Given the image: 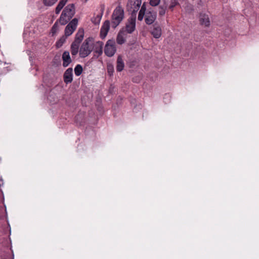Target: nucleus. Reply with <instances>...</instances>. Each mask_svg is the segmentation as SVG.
<instances>
[{
	"label": "nucleus",
	"instance_id": "obj_1",
	"mask_svg": "<svg viewBox=\"0 0 259 259\" xmlns=\"http://www.w3.org/2000/svg\"><path fill=\"white\" fill-rule=\"evenodd\" d=\"M146 4L144 3L141 6V8L139 11L138 19L139 21L143 19L144 16H145V22L147 24L150 25L152 24L155 20L157 14L156 12L150 9L146 12Z\"/></svg>",
	"mask_w": 259,
	"mask_h": 259
},
{
	"label": "nucleus",
	"instance_id": "obj_2",
	"mask_svg": "<svg viewBox=\"0 0 259 259\" xmlns=\"http://www.w3.org/2000/svg\"><path fill=\"white\" fill-rule=\"evenodd\" d=\"M75 13V8L74 4H70L67 5L63 10L62 12L58 19L59 24L62 25L66 24L73 17Z\"/></svg>",
	"mask_w": 259,
	"mask_h": 259
},
{
	"label": "nucleus",
	"instance_id": "obj_3",
	"mask_svg": "<svg viewBox=\"0 0 259 259\" xmlns=\"http://www.w3.org/2000/svg\"><path fill=\"white\" fill-rule=\"evenodd\" d=\"M95 46V39L92 37L87 38L81 45L79 54L81 58H85L93 51Z\"/></svg>",
	"mask_w": 259,
	"mask_h": 259
},
{
	"label": "nucleus",
	"instance_id": "obj_4",
	"mask_svg": "<svg viewBox=\"0 0 259 259\" xmlns=\"http://www.w3.org/2000/svg\"><path fill=\"white\" fill-rule=\"evenodd\" d=\"M124 10L120 6H118L113 11L112 18L111 24L114 28L116 27L122 21L124 18Z\"/></svg>",
	"mask_w": 259,
	"mask_h": 259
},
{
	"label": "nucleus",
	"instance_id": "obj_5",
	"mask_svg": "<svg viewBox=\"0 0 259 259\" xmlns=\"http://www.w3.org/2000/svg\"><path fill=\"white\" fill-rule=\"evenodd\" d=\"M142 4V0H128L126 8L127 10L131 13L132 15H136V13L137 12Z\"/></svg>",
	"mask_w": 259,
	"mask_h": 259
},
{
	"label": "nucleus",
	"instance_id": "obj_6",
	"mask_svg": "<svg viewBox=\"0 0 259 259\" xmlns=\"http://www.w3.org/2000/svg\"><path fill=\"white\" fill-rule=\"evenodd\" d=\"M116 51L115 42L113 40H109L105 47L104 52L108 57L113 56Z\"/></svg>",
	"mask_w": 259,
	"mask_h": 259
},
{
	"label": "nucleus",
	"instance_id": "obj_7",
	"mask_svg": "<svg viewBox=\"0 0 259 259\" xmlns=\"http://www.w3.org/2000/svg\"><path fill=\"white\" fill-rule=\"evenodd\" d=\"M78 24V19L76 18L73 19L66 26L65 35L66 36L71 35L76 29Z\"/></svg>",
	"mask_w": 259,
	"mask_h": 259
},
{
	"label": "nucleus",
	"instance_id": "obj_8",
	"mask_svg": "<svg viewBox=\"0 0 259 259\" xmlns=\"http://www.w3.org/2000/svg\"><path fill=\"white\" fill-rule=\"evenodd\" d=\"M136 27V17H132L130 18L126 24L125 30V33H132L135 29Z\"/></svg>",
	"mask_w": 259,
	"mask_h": 259
},
{
	"label": "nucleus",
	"instance_id": "obj_9",
	"mask_svg": "<svg viewBox=\"0 0 259 259\" xmlns=\"http://www.w3.org/2000/svg\"><path fill=\"white\" fill-rule=\"evenodd\" d=\"M110 22L108 20L105 21L103 24L100 30V37L102 38H104L109 30Z\"/></svg>",
	"mask_w": 259,
	"mask_h": 259
},
{
	"label": "nucleus",
	"instance_id": "obj_10",
	"mask_svg": "<svg viewBox=\"0 0 259 259\" xmlns=\"http://www.w3.org/2000/svg\"><path fill=\"white\" fill-rule=\"evenodd\" d=\"M73 70L72 68H68L64 73V81L66 83H71L72 81Z\"/></svg>",
	"mask_w": 259,
	"mask_h": 259
},
{
	"label": "nucleus",
	"instance_id": "obj_11",
	"mask_svg": "<svg viewBox=\"0 0 259 259\" xmlns=\"http://www.w3.org/2000/svg\"><path fill=\"white\" fill-rule=\"evenodd\" d=\"M126 33L124 29L120 30L117 34L116 37L117 43L119 45H122L125 42L126 38Z\"/></svg>",
	"mask_w": 259,
	"mask_h": 259
},
{
	"label": "nucleus",
	"instance_id": "obj_12",
	"mask_svg": "<svg viewBox=\"0 0 259 259\" xmlns=\"http://www.w3.org/2000/svg\"><path fill=\"white\" fill-rule=\"evenodd\" d=\"M63 66L65 67H67L72 62L70 56L69 52L65 51L62 55Z\"/></svg>",
	"mask_w": 259,
	"mask_h": 259
},
{
	"label": "nucleus",
	"instance_id": "obj_13",
	"mask_svg": "<svg viewBox=\"0 0 259 259\" xmlns=\"http://www.w3.org/2000/svg\"><path fill=\"white\" fill-rule=\"evenodd\" d=\"M84 34V29L82 28H79L75 34V39L73 42L80 44L83 38Z\"/></svg>",
	"mask_w": 259,
	"mask_h": 259
},
{
	"label": "nucleus",
	"instance_id": "obj_14",
	"mask_svg": "<svg viewBox=\"0 0 259 259\" xmlns=\"http://www.w3.org/2000/svg\"><path fill=\"white\" fill-rule=\"evenodd\" d=\"M151 33L155 38H159L161 35V29L160 26L154 25Z\"/></svg>",
	"mask_w": 259,
	"mask_h": 259
},
{
	"label": "nucleus",
	"instance_id": "obj_15",
	"mask_svg": "<svg viewBox=\"0 0 259 259\" xmlns=\"http://www.w3.org/2000/svg\"><path fill=\"white\" fill-rule=\"evenodd\" d=\"M200 22L202 25L208 26L210 24L208 16L204 14H201L200 15Z\"/></svg>",
	"mask_w": 259,
	"mask_h": 259
},
{
	"label": "nucleus",
	"instance_id": "obj_16",
	"mask_svg": "<svg viewBox=\"0 0 259 259\" xmlns=\"http://www.w3.org/2000/svg\"><path fill=\"white\" fill-rule=\"evenodd\" d=\"M124 67V64L120 56H119L117 59L116 70L117 71H121Z\"/></svg>",
	"mask_w": 259,
	"mask_h": 259
},
{
	"label": "nucleus",
	"instance_id": "obj_17",
	"mask_svg": "<svg viewBox=\"0 0 259 259\" xmlns=\"http://www.w3.org/2000/svg\"><path fill=\"white\" fill-rule=\"evenodd\" d=\"M68 0H60L59 4L55 9V13L56 14L60 13V11L62 10L64 7L65 6Z\"/></svg>",
	"mask_w": 259,
	"mask_h": 259
},
{
	"label": "nucleus",
	"instance_id": "obj_18",
	"mask_svg": "<svg viewBox=\"0 0 259 259\" xmlns=\"http://www.w3.org/2000/svg\"><path fill=\"white\" fill-rule=\"evenodd\" d=\"M80 44L73 42L71 45V53L72 56H75L79 51V46Z\"/></svg>",
	"mask_w": 259,
	"mask_h": 259
},
{
	"label": "nucleus",
	"instance_id": "obj_19",
	"mask_svg": "<svg viewBox=\"0 0 259 259\" xmlns=\"http://www.w3.org/2000/svg\"><path fill=\"white\" fill-rule=\"evenodd\" d=\"M59 19H58L52 27L51 33L53 36L59 30Z\"/></svg>",
	"mask_w": 259,
	"mask_h": 259
},
{
	"label": "nucleus",
	"instance_id": "obj_20",
	"mask_svg": "<svg viewBox=\"0 0 259 259\" xmlns=\"http://www.w3.org/2000/svg\"><path fill=\"white\" fill-rule=\"evenodd\" d=\"M67 37V36H66L65 35V36H63L60 38V39L56 42V45L57 48H59L63 45V44L65 42Z\"/></svg>",
	"mask_w": 259,
	"mask_h": 259
},
{
	"label": "nucleus",
	"instance_id": "obj_21",
	"mask_svg": "<svg viewBox=\"0 0 259 259\" xmlns=\"http://www.w3.org/2000/svg\"><path fill=\"white\" fill-rule=\"evenodd\" d=\"M82 72V66L79 64L77 65L74 68L75 74L76 76H79L81 74Z\"/></svg>",
	"mask_w": 259,
	"mask_h": 259
},
{
	"label": "nucleus",
	"instance_id": "obj_22",
	"mask_svg": "<svg viewBox=\"0 0 259 259\" xmlns=\"http://www.w3.org/2000/svg\"><path fill=\"white\" fill-rule=\"evenodd\" d=\"M58 0H43L45 6H51L53 5Z\"/></svg>",
	"mask_w": 259,
	"mask_h": 259
},
{
	"label": "nucleus",
	"instance_id": "obj_23",
	"mask_svg": "<svg viewBox=\"0 0 259 259\" xmlns=\"http://www.w3.org/2000/svg\"><path fill=\"white\" fill-rule=\"evenodd\" d=\"M107 71L110 75H112L114 72V67L112 64H108L107 65Z\"/></svg>",
	"mask_w": 259,
	"mask_h": 259
},
{
	"label": "nucleus",
	"instance_id": "obj_24",
	"mask_svg": "<svg viewBox=\"0 0 259 259\" xmlns=\"http://www.w3.org/2000/svg\"><path fill=\"white\" fill-rule=\"evenodd\" d=\"M160 0H150V4L152 6H157L160 3Z\"/></svg>",
	"mask_w": 259,
	"mask_h": 259
},
{
	"label": "nucleus",
	"instance_id": "obj_25",
	"mask_svg": "<svg viewBox=\"0 0 259 259\" xmlns=\"http://www.w3.org/2000/svg\"><path fill=\"white\" fill-rule=\"evenodd\" d=\"M178 4V3L175 0H172L170 2V5L169 6V8L171 10H172L173 8Z\"/></svg>",
	"mask_w": 259,
	"mask_h": 259
},
{
	"label": "nucleus",
	"instance_id": "obj_26",
	"mask_svg": "<svg viewBox=\"0 0 259 259\" xmlns=\"http://www.w3.org/2000/svg\"><path fill=\"white\" fill-rule=\"evenodd\" d=\"M165 8H163V7H160L159 8V15L160 16H163L165 14Z\"/></svg>",
	"mask_w": 259,
	"mask_h": 259
},
{
	"label": "nucleus",
	"instance_id": "obj_27",
	"mask_svg": "<svg viewBox=\"0 0 259 259\" xmlns=\"http://www.w3.org/2000/svg\"><path fill=\"white\" fill-rule=\"evenodd\" d=\"M100 10L101 11V14L102 15L103 14V12L105 10V6L104 4H101L100 6Z\"/></svg>",
	"mask_w": 259,
	"mask_h": 259
},
{
	"label": "nucleus",
	"instance_id": "obj_28",
	"mask_svg": "<svg viewBox=\"0 0 259 259\" xmlns=\"http://www.w3.org/2000/svg\"><path fill=\"white\" fill-rule=\"evenodd\" d=\"M83 1H84V2H87L88 0H82Z\"/></svg>",
	"mask_w": 259,
	"mask_h": 259
}]
</instances>
